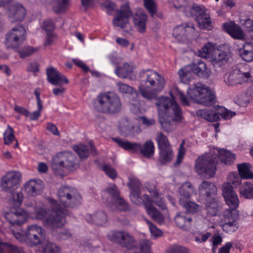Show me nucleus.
Returning <instances> with one entry per match:
<instances>
[{"instance_id":"19","label":"nucleus","mask_w":253,"mask_h":253,"mask_svg":"<svg viewBox=\"0 0 253 253\" xmlns=\"http://www.w3.org/2000/svg\"><path fill=\"white\" fill-rule=\"evenodd\" d=\"M117 16L113 20L115 26L124 28L128 23L129 19L132 16V12L128 3L121 6L120 10H117Z\"/></svg>"},{"instance_id":"27","label":"nucleus","mask_w":253,"mask_h":253,"mask_svg":"<svg viewBox=\"0 0 253 253\" xmlns=\"http://www.w3.org/2000/svg\"><path fill=\"white\" fill-rule=\"evenodd\" d=\"M113 141L115 142L119 147L124 149L133 153L139 152L141 148L140 143L130 142L127 140H123L119 138H113Z\"/></svg>"},{"instance_id":"26","label":"nucleus","mask_w":253,"mask_h":253,"mask_svg":"<svg viewBox=\"0 0 253 253\" xmlns=\"http://www.w3.org/2000/svg\"><path fill=\"white\" fill-rule=\"evenodd\" d=\"M240 57L245 61H253V43L245 42L237 49Z\"/></svg>"},{"instance_id":"41","label":"nucleus","mask_w":253,"mask_h":253,"mask_svg":"<svg viewBox=\"0 0 253 253\" xmlns=\"http://www.w3.org/2000/svg\"><path fill=\"white\" fill-rule=\"evenodd\" d=\"M116 74L120 78H128L132 72V67L127 63L117 67L115 71Z\"/></svg>"},{"instance_id":"7","label":"nucleus","mask_w":253,"mask_h":253,"mask_svg":"<svg viewBox=\"0 0 253 253\" xmlns=\"http://www.w3.org/2000/svg\"><path fill=\"white\" fill-rule=\"evenodd\" d=\"M94 104L97 111H119L121 108L119 96L113 92L99 94Z\"/></svg>"},{"instance_id":"55","label":"nucleus","mask_w":253,"mask_h":253,"mask_svg":"<svg viewBox=\"0 0 253 253\" xmlns=\"http://www.w3.org/2000/svg\"><path fill=\"white\" fill-rule=\"evenodd\" d=\"M59 252V247L51 243H46L42 248V253H58Z\"/></svg>"},{"instance_id":"48","label":"nucleus","mask_w":253,"mask_h":253,"mask_svg":"<svg viewBox=\"0 0 253 253\" xmlns=\"http://www.w3.org/2000/svg\"><path fill=\"white\" fill-rule=\"evenodd\" d=\"M45 232L40 234H36V236H32L25 238V240L31 244V246H36L42 243L45 239Z\"/></svg>"},{"instance_id":"35","label":"nucleus","mask_w":253,"mask_h":253,"mask_svg":"<svg viewBox=\"0 0 253 253\" xmlns=\"http://www.w3.org/2000/svg\"><path fill=\"white\" fill-rule=\"evenodd\" d=\"M86 220L89 223L102 225L107 221V215L104 212L98 211L89 215Z\"/></svg>"},{"instance_id":"58","label":"nucleus","mask_w":253,"mask_h":253,"mask_svg":"<svg viewBox=\"0 0 253 253\" xmlns=\"http://www.w3.org/2000/svg\"><path fill=\"white\" fill-rule=\"evenodd\" d=\"M151 242L147 240H142L140 242V246L141 251L143 253H151L150 251ZM130 253H139L138 252H134L131 251Z\"/></svg>"},{"instance_id":"33","label":"nucleus","mask_w":253,"mask_h":253,"mask_svg":"<svg viewBox=\"0 0 253 253\" xmlns=\"http://www.w3.org/2000/svg\"><path fill=\"white\" fill-rule=\"evenodd\" d=\"M134 128V126L126 118H123L119 122L118 129L122 135L126 136L130 134Z\"/></svg>"},{"instance_id":"28","label":"nucleus","mask_w":253,"mask_h":253,"mask_svg":"<svg viewBox=\"0 0 253 253\" xmlns=\"http://www.w3.org/2000/svg\"><path fill=\"white\" fill-rule=\"evenodd\" d=\"M74 150L78 154L81 159H86L89 155V151L93 155L96 154V150L92 143L89 145L80 144L74 146Z\"/></svg>"},{"instance_id":"13","label":"nucleus","mask_w":253,"mask_h":253,"mask_svg":"<svg viewBox=\"0 0 253 253\" xmlns=\"http://www.w3.org/2000/svg\"><path fill=\"white\" fill-rule=\"evenodd\" d=\"M52 165L66 168L73 170L78 167L76 156L69 152H61L54 156L52 160Z\"/></svg>"},{"instance_id":"5","label":"nucleus","mask_w":253,"mask_h":253,"mask_svg":"<svg viewBox=\"0 0 253 253\" xmlns=\"http://www.w3.org/2000/svg\"><path fill=\"white\" fill-rule=\"evenodd\" d=\"M190 98L193 101L206 106L213 105L216 101L215 95L208 86L201 83H197L187 91Z\"/></svg>"},{"instance_id":"10","label":"nucleus","mask_w":253,"mask_h":253,"mask_svg":"<svg viewBox=\"0 0 253 253\" xmlns=\"http://www.w3.org/2000/svg\"><path fill=\"white\" fill-rule=\"evenodd\" d=\"M108 239L122 248L132 250L137 246L134 237L125 230H113L107 235Z\"/></svg>"},{"instance_id":"62","label":"nucleus","mask_w":253,"mask_h":253,"mask_svg":"<svg viewBox=\"0 0 253 253\" xmlns=\"http://www.w3.org/2000/svg\"><path fill=\"white\" fill-rule=\"evenodd\" d=\"M127 184L131 191H139L140 183L138 179L134 178H129Z\"/></svg>"},{"instance_id":"34","label":"nucleus","mask_w":253,"mask_h":253,"mask_svg":"<svg viewBox=\"0 0 253 253\" xmlns=\"http://www.w3.org/2000/svg\"><path fill=\"white\" fill-rule=\"evenodd\" d=\"M24 189L29 195L34 197L41 194L42 186L36 180H31L25 184Z\"/></svg>"},{"instance_id":"29","label":"nucleus","mask_w":253,"mask_h":253,"mask_svg":"<svg viewBox=\"0 0 253 253\" xmlns=\"http://www.w3.org/2000/svg\"><path fill=\"white\" fill-rule=\"evenodd\" d=\"M225 30L234 38L242 39L244 37L241 28L236 25L234 21H230L223 24Z\"/></svg>"},{"instance_id":"49","label":"nucleus","mask_w":253,"mask_h":253,"mask_svg":"<svg viewBox=\"0 0 253 253\" xmlns=\"http://www.w3.org/2000/svg\"><path fill=\"white\" fill-rule=\"evenodd\" d=\"M239 214L236 209H229L225 211L223 214V218L221 219H229V220H238Z\"/></svg>"},{"instance_id":"56","label":"nucleus","mask_w":253,"mask_h":253,"mask_svg":"<svg viewBox=\"0 0 253 253\" xmlns=\"http://www.w3.org/2000/svg\"><path fill=\"white\" fill-rule=\"evenodd\" d=\"M213 49L212 45L208 42L206 43L204 46L199 51V56L204 57L207 58L210 54L211 52L212 51Z\"/></svg>"},{"instance_id":"40","label":"nucleus","mask_w":253,"mask_h":253,"mask_svg":"<svg viewBox=\"0 0 253 253\" xmlns=\"http://www.w3.org/2000/svg\"><path fill=\"white\" fill-rule=\"evenodd\" d=\"M148 214L152 218L158 223L162 224L164 222L165 218L164 216L151 204L148 205L146 208Z\"/></svg>"},{"instance_id":"6","label":"nucleus","mask_w":253,"mask_h":253,"mask_svg":"<svg viewBox=\"0 0 253 253\" xmlns=\"http://www.w3.org/2000/svg\"><path fill=\"white\" fill-rule=\"evenodd\" d=\"M49 202L53 213L45 218L44 224L52 229L62 227L65 223V216L69 214V211L53 199H49Z\"/></svg>"},{"instance_id":"20","label":"nucleus","mask_w":253,"mask_h":253,"mask_svg":"<svg viewBox=\"0 0 253 253\" xmlns=\"http://www.w3.org/2000/svg\"><path fill=\"white\" fill-rule=\"evenodd\" d=\"M231 57L230 52L215 49L211 56V64L216 71L220 72L224 68L225 63H227Z\"/></svg>"},{"instance_id":"47","label":"nucleus","mask_w":253,"mask_h":253,"mask_svg":"<svg viewBox=\"0 0 253 253\" xmlns=\"http://www.w3.org/2000/svg\"><path fill=\"white\" fill-rule=\"evenodd\" d=\"M196 115L209 122H216L219 119V113L216 112H196Z\"/></svg>"},{"instance_id":"63","label":"nucleus","mask_w":253,"mask_h":253,"mask_svg":"<svg viewBox=\"0 0 253 253\" xmlns=\"http://www.w3.org/2000/svg\"><path fill=\"white\" fill-rule=\"evenodd\" d=\"M28 120H36L40 116L41 112H19Z\"/></svg>"},{"instance_id":"30","label":"nucleus","mask_w":253,"mask_h":253,"mask_svg":"<svg viewBox=\"0 0 253 253\" xmlns=\"http://www.w3.org/2000/svg\"><path fill=\"white\" fill-rule=\"evenodd\" d=\"M177 226L185 230L188 229L191 225L192 218L185 212H180L176 214L174 218Z\"/></svg>"},{"instance_id":"3","label":"nucleus","mask_w":253,"mask_h":253,"mask_svg":"<svg viewBox=\"0 0 253 253\" xmlns=\"http://www.w3.org/2000/svg\"><path fill=\"white\" fill-rule=\"evenodd\" d=\"M140 84L138 91L145 98L150 100L156 97L165 85V79L157 72L147 69L140 73Z\"/></svg>"},{"instance_id":"57","label":"nucleus","mask_w":253,"mask_h":253,"mask_svg":"<svg viewBox=\"0 0 253 253\" xmlns=\"http://www.w3.org/2000/svg\"><path fill=\"white\" fill-rule=\"evenodd\" d=\"M42 28L45 31L46 34L54 33L55 26L53 20L51 19L44 20L43 22Z\"/></svg>"},{"instance_id":"50","label":"nucleus","mask_w":253,"mask_h":253,"mask_svg":"<svg viewBox=\"0 0 253 253\" xmlns=\"http://www.w3.org/2000/svg\"><path fill=\"white\" fill-rule=\"evenodd\" d=\"M38 50V48H34L30 46H25L21 49H18L17 52L21 58H25L31 55Z\"/></svg>"},{"instance_id":"8","label":"nucleus","mask_w":253,"mask_h":253,"mask_svg":"<svg viewBox=\"0 0 253 253\" xmlns=\"http://www.w3.org/2000/svg\"><path fill=\"white\" fill-rule=\"evenodd\" d=\"M58 197L63 208H75L81 204L82 197L78 190L69 186H62L58 190Z\"/></svg>"},{"instance_id":"64","label":"nucleus","mask_w":253,"mask_h":253,"mask_svg":"<svg viewBox=\"0 0 253 253\" xmlns=\"http://www.w3.org/2000/svg\"><path fill=\"white\" fill-rule=\"evenodd\" d=\"M147 222L148 224L149 230L152 235L155 237H159L162 235V232L160 229H159L154 224L149 221H147Z\"/></svg>"},{"instance_id":"54","label":"nucleus","mask_w":253,"mask_h":253,"mask_svg":"<svg viewBox=\"0 0 253 253\" xmlns=\"http://www.w3.org/2000/svg\"><path fill=\"white\" fill-rule=\"evenodd\" d=\"M166 253H189V251L184 246L173 245L167 249Z\"/></svg>"},{"instance_id":"61","label":"nucleus","mask_w":253,"mask_h":253,"mask_svg":"<svg viewBox=\"0 0 253 253\" xmlns=\"http://www.w3.org/2000/svg\"><path fill=\"white\" fill-rule=\"evenodd\" d=\"M184 144V141H183L179 146L176 160V162L174 163V166H175L180 165L183 159V157L185 152V150L183 146Z\"/></svg>"},{"instance_id":"1","label":"nucleus","mask_w":253,"mask_h":253,"mask_svg":"<svg viewBox=\"0 0 253 253\" xmlns=\"http://www.w3.org/2000/svg\"><path fill=\"white\" fill-rule=\"evenodd\" d=\"M217 159L225 165H230L233 163L235 156L234 154L225 149L211 151L196 160V171L199 175L209 178L213 177L216 170Z\"/></svg>"},{"instance_id":"45","label":"nucleus","mask_w":253,"mask_h":253,"mask_svg":"<svg viewBox=\"0 0 253 253\" xmlns=\"http://www.w3.org/2000/svg\"><path fill=\"white\" fill-rule=\"evenodd\" d=\"M179 203L188 212H195L200 210V206L193 202H190L189 200H183L182 199L179 200Z\"/></svg>"},{"instance_id":"16","label":"nucleus","mask_w":253,"mask_h":253,"mask_svg":"<svg viewBox=\"0 0 253 253\" xmlns=\"http://www.w3.org/2000/svg\"><path fill=\"white\" fill-rule=\"evenodd\" d=\"M159 122L166 132L172 130L171 122H180L183 119L182 112H159Z\"/></svg>"},{"instance_id":"14","label":"nucleus","mask_w":253,"mask_h":253,"mask_svg":"<svg viewBox=\"0 0 253 253\" xmlns=\"http://www.w3.org/2000/svg\"><path fill=\"white\" fill-rule=\"evenodd\" d=\"M224 82L229 86H234L243 83L251 81L252 77L250 72H243L239 69H235L226 73L223 77Z\"/></svg>"},{"instance_id":"38","label":"nucleus","mask_w":253,"mask_h":253,"mask_svg":"<svg viewBox=\"0 0 253 253\" xmlns=\"http://www.w3.org/2000/svg\"><path fill=\"white\" fill-rule=\"evenodd\" d=\"M238 220L229 219H221V226L224 231V232L227 233H232L238 229L239 225L238 223Z\"/></svg>"},{"instance_id":"21","label":"nucleus","mask_w":253,"mask_h":253,"mask_svg":"<svg viewBox=\"0 0 253 253\" xmlns=\"http://www.w3.org/2000/svg\"><path fill=\"white\" fill-rule=\"evenodd\" d=\"M237 167L240 177L234 176L233 179L230 180L234 187H237L241 183V178L246 179L253 178V172L250 169L251 166L250 164H238Z\"/></svg>"},{"instance_id":"36","label":"nucleus","mask_w":253,"mask_h":253,"mask_svg":"<svg viewBox=\"0 0 253 253\" xmlns=\"http://www.w3.org/2000/svg\"><path fill=\"white\" fill-rule=\"evenodd\" d=\"M159 150L158 162L161 165H166L170 162L173 158L171 148L163 149Z\"/></svg>"},{"instance_id":"25","label":"nucleus","mask_w":253,"mask_h":253,"mask_svg":"<svg viewBox=\"0 0 253 253\" xmlns=\"http://www.w3.org/2000/svg\"><path fill=\"white\" fill-rule=\"evenodd\" d=\"M205 210L209 216H217L221 209V206L216 197L205 201Z\"/></svg>"},{"instance_id":"18","label":"nucleus","mask_w":253,"mask_h":253,"mask_svg":"<svg viewBox=\"0 0 253 253\" xmlns=\"http://www.w3.org/2000/svg\"><path fill=\"white\" fill-rule=\"evenodd\" d=\"M236 188L232 184L231 181L224 183L222 186L223 196L226 204L230 209H237L239 201L238 196L234 190Z\"/></svg>"},{"instance_id":"12","label":"nucleus","mask_w":253,"mask_h":253,"mask_svg":"<svg viewBox=\"0 0 253 253\" xmlns=\"http://www.w3.org/2000/svg\"><path fill=\"white\" fill-rule=\"evenodd\" d=\"M46 72L47 80L49 83L54 85H60L59 87L53 89V94L58 96L64 93L65 88L62 85L64 84H67L69 83L68 79L53 67L47 68Z\"/></svg>"},{"instance_id":"32","label":"nucleus","mask_w":253,"mask_h":253,"mask_svg":"<svg viewBox=\"0 0 253 253\" xmlns=\"http://www.w3.org/2000/svg\"><path fill=\"white\" fill-rule=\"evenodd\" d=\"M147 20V16L144 13H136L133 17V21L137 31L143 33L146 31V24Z\"/></svg>"},{"instance_id":"46","label":"nucleus","mask_w":253,"mask_h":253,"mask_svg":"<svg viewBox=\"0 0 253 253\" xmlns=\"http://www.w3.org/2000/svg\"><path fill=\"white\" fill-rule=\"evenodd\" d=\"M53 2V10L57 14L65 11L69 4L68 0H54Z\"/></svg>"},{"instance_id":"22","label":"nucleus","mask_w":253,"mask_h":253,"mask_svg":"<svg viewBox=\"0 0 253 253\" xmlns=\"http://www.w3.org/2000/svg\"><path fill=\"white\" fill-rule=\"evenodd\" d=\"M199 192L205 201L217 197V188L214 184L206 180L203 181L199 185Z\"/></svg>"},{"instance_id":"53","label":"nucleus","mask_w":253,"mask_h":253,"mask_svg":"<svg viewBox=\"0 0 253 253\" xmlns=\"http://www.w3.org/2000/svg\"><path fill=\"white\" fill-rule=\"evenodd\" d=\"M101 169L105 174L112 179H115L118 176L117 172L115 169L110 165L103 164L101 167Z\"/></svg>"},{"instance_id":"17","label":"nucleus","mask_w":253,"mask_h":253,"mask_svg":"<svg viewBox=\"0 0 253 253\" xmlns=\"http://www.w3.org/2000/svg\"><path fill=\"white\" fill-rule=\"evenodd\" d=\"M20 177L21 174L18 172L13 171L6 173L1 179V190L13 195V192L17 187Z\"/></svg>"},{"instance_id":"37","label":"nucleus","mask_w":253,"mask_h":253,"mask_svg":"<svg viewBox=\"0 0 253 253\" xmlns=\"http://www.w3.org/2000/svg\"><path fill=\"white\" fill-rule=\"evenodd\" d=\"M155 152V146L154 143L151 140L146 141L143 145L141 144L140 153L147 158H150L154 155Z\"/></svg>"},{"instance_id":"43","label":"nucleus","mask_w":253,"mask_h":253,"mask_svg":"<svg viewBox=\"0 0 253 253\" xmlns=\"http://www.w3.org/2000/svg\"><path fill=\"white\" fill-rule=\"evenodd\" d=\"M156 140L158 144L159 150L171 148L170 144L167 136L161 132L157 133Z\"/></svg>"},{"instance_id":"39","label":"nucleus","mask_w":253,"mask_h":253,"mask_svg":"<svg viewBox=\"0 0 253 253\" xmlns=\"http://www.w3.org/2000/svg\"><path fill=\"white\" fill-rule=\"evenodd\" d=\"M193 191V186L189 182L183 183L179 188V200L182 199L183 200H189L191 193Z\"/></svg>"},{"instance_id":"15","label":"nucleus","mask_w":253,"mask_h":253,"mask_svg":"<svg viewBox=\"0 0 253 253\" xmlns=\"http://www.w3.org/2000/svg\"><path fill=\"white\" fill-rule=\"evenodd\" d=\"M10 0H0V6L8 4V15L12 19V22L22 21L26 14V9L21 4Z\"/></svg>"},{"instance_id":"42","label":"nucleus","mask_w":253,"mask_h":253,"mask_svg":"<svg viewBox=\"0 0 253 253\" xmlns=\"http://www.w3.org/2000/svg\"><path fill=\"white\" fill-rule=\"evenodd\" d=\"M240 193L246 199H253V185L245 182L240 187Z\"/></svg>"},{"instance_id":"9","label":"nucleus","mask_w":253,"mask_h":253,"mask_svg":"<svg viewBox=\"0 0 253 253\" xmlns=\"http://www.w3.org/2000/svg\"><path fill=\"white\" fill-rule=\"evenodd\" d=\"M26 30L24 25L18 24L6 34L5 44L7 48L17 49L26 39Z\"/></svg>"},{"instance_id":"11","label":"nucleus","mask_w":253,"mask_h":253,"mask_svg":"<svg viewBox=\"0 0 253 253\" xmlns=\"http://www.w3.org/2000/svg\"><path fill=\"white\" fill-rule=\"evenodd\" d=\"M186 15L188 16L195 17L200 29L206 30H211L212 29L210 16L204 7L194 3L190 8L189 11Z\"/></svg>"},{"instance_id":"59","label":"nucleus","mask_w":253,"mask_h":253,"mask_svg":"<svg viewBox=\"0 0 253 253\" xmlns=\"http://www.w3.org/2000/svg\"><path fill=\"white\" fill-rule=\"evenodd\" d=\"M116 207L120 211H126L128 210L127 203L121 197H119L114 200Z\"/></svg>"},{"instance_id":"31","label":"nucleus","mask_w":253,"mask_h":253,"mask_svg":"<svg viewBox=\"0 0 253 253\" xmlns=\"http://www.w3.org/2000/svg\"><path fill=\"white\" fill-rule=\"evenodd\" d=\"M129 197L131 201L137 205L144 204L146 208L147 206L151 203V199L147 195L144 194L142 198L140 196L139 191H131Z\"/></svg>"},{"instance_id":"2","label":"nucleus","mask_w":253,"mask_h":253,"mask_svg":"<svg viewBox=\"0 0 253 253\" xmlns=\"http://www.w3.org/2000/svg\"><path fill=\"white\" fill-rule=\"evenodd\" d=\"M4 216L11 224L10 231L13 235L20 241H24L25 238L28 236H36V234L45 232L41 227L33 225L29 226L28 231L24 233L20 228V225L26 221L28 215L26 211L21 209L11 208L4 211Z\"/></svg>"},{"instance_id":"4","label":"nucleus","mask_w":253,"mask_h":253,"mask_svg":"<svg viewBox=\"0 0 253 253\" xmlns=\"http://www.w3.org/2000/svg\"><path fill=\"white\" fill-rule=\"evenodd\" d=\"M178 74L181 82L184 84H188L193 78V74L207 79L211 75V71L205 62L202 60H198L197 61L181 69Z\"/></svg>"},{"instance_id":"60","label":"nucleus","mask_w":253,"mask_h":253,"mask_svg":"<svg viewBox=\"0 0 253 253\" xmlns=\"http://www.w3.org/2000/svg\"><path fill=\"white\" fill-rule=\"evenodd\" d=\"M117 85L121 93L132 94L133 92V87L121 82L117 83Z\"/></svg>"},{"instance_id":"23","label":"nucleus","mask_w":253,"mask_h":253,"mask_svg":"<svg viewBox=\"0 0 253 253\" xmlns=\"http://www.w3.org/2000/svg\"><path fill=\"white\" fill-rule=\"evenodd\" d=\"M158 111H181L178 104L175 102L173 97L161 96L157 100L155 103Z\"/></svg>"},{"instance_id":"52","label":"nucleus","mask_w":253,"mask_h":253,"mask_svg":"<svg viewBox=\"0 0 253 253\" xmlns=\"http://www.w3.org/2000/svg\"><path fill=\"white\" fill-rule=\"evenodd\" d=\"M153 200H151V203H154L155 205L158 206L159 208L163 210L166 209L167 206L165 204V201L163 199L161 198L159 196L158 193L156 191L153 192L152 195Z\"/></svg>"},{"instance_id":"51","label":"nucleus","mask_w":253,"mask_h":253,"mask_svg":"<svg viewBox=\"0 0 253 253\" xmlns=\"http://www.w3.org/2000/svg\"><path fill=\"white\" fill-rule=\"evenodd\" d=\"M144 5L151 16L154 18L157 11L156 4L154 0H144Z\"/></svg>"},{"instance_id":"44","label":"nucleus","mask_w":253,"mask_h":253,"mask_svg":"<svg viewBox=\"0 0 253 253\" xmlns=\"http://www.w3.org/2000/svg\"><path fill=\"white\" fill-rule=\"evenodd\" d=\"M3 138L5 144L9 145L12 141L15 140L16 143L13 147L16 148L18 147V142L17 140H15L14 130L12 127L9 125H8L7 128L3 134Z\"/></svg>"},{"instance_id":"24","label":"nucleus","mask_w":253,"mask_h":253,"mask_svg":"<svg viewBox=\"0 0 253 253\" xmlns=\"http://www.w3.org/2000/svg\"><path fill=\"white\" fill-rule=\"evenodd\" d=\"M194 31V25L193 23H185L174 28L172 35L179 41H182L186 39L188 34L193 33Z\"/></svg>"}]
</instances>
